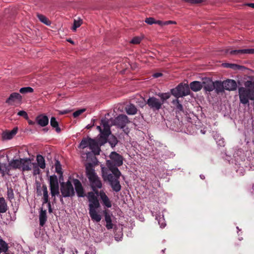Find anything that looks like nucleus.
I'll use <instances>...</instances> for the list:
<instances>
[{
	"instance_id": "nucleus-9",
	"label": "nucleus",
	"mask_w": 254,
	"mask_h": 254,
	"mask_svg": "<svg viewBox=\"0 0 254 254\" xmlns=\"http://www.w3.org/2000/svg\"><path fill=\"white\" fill-rule=\"evenodd\" d=\"M49 181L51 194L52 197H54V199L55 200L56 196L59 195L60 193L59 183L57 176L55 175L50 176Z\"/></svg>"
},
{
	"instance_id": "nucleus-7",
	"label": "nucleus",
	"mask_w": 254,
	"mask_h": 254,
	"mask_svg": "<svg viewBox=\"0 0 254 254\" xmlns=\"http://www.w3.org/2000/svg\"><path fill=\"white\" fill-rule=\"evenodd\" d=\"M171 92L176 98H179L189 95L190 89L187 84L181 83L176 88L172 89Z\"/></svg>"
},
{
	"instance_id": "nucleus-52",
	"label": "nucleus",
	"mask_w": 254,
	"mask_h": 254,
	"mask_svg": "<svg viewBox=\"0 0 254 254\" xmlns=\"http://www.w3.org/2000/svg\"><path fill=\"white\" fill-rule=\"evenodd\" d=\"M247 5L254 8V3H249L246 4Z\"/></svg>"
},
{
	"instance_id": "nucleus-55",
	"label": "nucleus",
	"mask_w": 254,
	"mask_h": 254,
	"mask_svg": "<svg viewBox=\"0 0 254 254\" xmlns=\"http://www.w3.org/2000/svg\"><path fill=\"white\" fill-rule=\"evenodd\" d=\"M67 41L71 44H73V42L71 39L68 40Z\"/></svg>"
},
{
	"instance_id": "nucleus-48",
	"label": "nucleus",
	"mask_w": 254,
	"mask_h": 254,
	"mask_svg": "<svg viewBox=\"0 0 254 254\" xmlns=\"http://www.w3.org/2000/svg\"><path fill=\"white\" fill-rule=\"evenodd\" d=\"M101 125L103 126V127H110L108 121H107L105 119L101 120Z\"/></svg>"
},
{
	"instance_id": "nucleus-54",
	"label": "nucleus",
	"mask_w": 254,
	"mask_h": 254,
	"mask_svg": "<svg viewBox=\"0 0 254 254\" xmlns=\"http://www.w3.org/2000/svg\"><path fill=\"white\" fill-rule=\"evenodd\" d=\"M28 123L29 125H34V122L31 120L28 121Z\"/></svg>"
},
{
	"instance_id": "nucleus-30",
	"label": "nucleus",
	"mask_w": 254,
	"mask_h": 254,
	"mask_svg": "<svg viewBox=\"0 0 254 254\" xmlns=\"http://www.w3.org/2000/svg\"><path fill=\"white\" fill-rule=\"evenodd\" d=\"M36 160H37L38 166L41 169L45 168V167H46L45 161V159H44V157H43V156H42L41 155H38L37 156Z\"/></svg>"
},
{
	"instance_id": "nucleus-51",
	"label": "nucleus",
	"mask_w": 254,
	"mask_h": 254,
	"mask_svg": "<svg viewBox=\"0 0 254 254\" xmlns=\"http://www.w3.org/2000/svg\"><path fill=\"white\" fill-rule=\"evenodd\" d=\"M176 22L175 21H174L169 20V21H166L164 23V24H176Z\"/></svg>"
},
{
	"instance_id": "nucleus-45",
	"label": "nucleus",
	"mask_w": 254,
	"mask_h": 254,
	"mask_svg": "<svg viewBox=\"0 0 254 254\" xmlns=\"http://www.w3.org/2000/svg\"><path fill=\"white\" fill-rule=\"evenodd\" d=\"M141 41V38L139 37H135L131 41V43L133 44H139Z\"/></svg>"
},
{
	"instance_id": "nucleus-31",
	"label": "nucleus",
	"mask_w": 254,
	"mask_h": 254,
	"mask_svg": "<svg viewBox=\"0 0 254 254\" xmlns=\"http://www.w3.org/2000/svg\"><path fill=\"white\" fill-rule=\"evenodd\" d=\"M56 171V172L60 175V181L61 180H63V172L62 171V167L60 161H57L55 163Z\"/></svg>"
},
{
	"instance_id": "nucleus-24",
	"label": "nucleus",
	"mask_w": 254,
	"mask_h": 254,
	"mask_svg": "<svg viewBox=\"0 0 254 254\" xmlns=\"http://www.w3.org/2000/svg\"><path fill=\"white\" fill-rule=\"evenodd\" d=\"M189 87L190 89V88L193 91L197 92L201 89L202 88V84L201 82L194 81L190 83Z\"/></svg>"
},
{
	"instance_id": "nucleus-40",
	"label": "nucleus",
	"mask_w": 254,
	"mask_h": 254,
	"mask_svg": "<svg viewBox=\"0 0 254 254\" xmlns=\"http://www.w3.org/2000/svg\"><path fill=\"white\" fill-rule=\"evenodd\" d=\"M159 96L160 97L162 100L161 102H163V104L165 100L170 98V95L169 93H164L159 94Z\"/></svg>"
},
{
	"instance_id": "nucleus-44",
	"label": "nucleus",
	"mask_w": 254,
	"mask_h": 254,
	"mask_svg": "<svg viewBox=\"0 0 254 254\" xmlns=\"http://www.w3.org/2000/svg\"><path fill=\"white\" fill-rule=\"evenodd\" d=\"M145 22L148 24L151 25L155 23V20L153 17L146 18L145 20Z\"/></svg>"
},
{
	"instance_id": "nucleus-53",
	"label": "nucleus",
	"mask_w": 254,
	"mask_h": 254,
	"mask_svg": "<svg viewBox=\"0 0 254 254\" xmlns=\"http://www.w3.org/2000/svg\"><path fill=\"white\" fill-rule=\"evenodd\" d=\"M155 24H158L159 25H162V22L161 21H160V20H157V21L155 20Z\"/></svg>"
},
{
	"instance_id": "nucleus-22",
	"label": "nucleus",
	"mask_w": 254,
	"mask_h": 254,
	"mask_svg": "<svg viewBox=\"0 0 254 254\" xmlns=\"http://www.w3.org/2000/svg\"><path fill=\"white\" fill-rule=\"evenodd\" d=\"M17 127L13 128L11 130L6 131L2 133V137L4 139H11L17 132Z\"/></svg>"
},
{
	"instance_id": "nucleus-17",
	"label": "nucleus",
	"mask_w": 254,
	"mask_h": 254,
	"mask_svg": "<svg viewBox=\"0 0 254 254\" xmlns=\"http://www.w3.org/2000/svg\"><path fill=\"white\" fill-rule=\"evenodd\" d=\"M224 89L228 91H234L237 89V84L233 79H227L224 81Z\"/></svg>"
},
{
	"instance_id": "nucleus-25",
	"label": "nucleus",
	"mask_w": 254,
	"mask_h": 254,
	"mask_svg": "<svg viewBox=\"0 0 254 254\" xmlns=\"http://www.w3.org/2000/svg\"><path fill=\"white\" fill-rule=\"evenodd\" d=\"M47 220V211L46 210L41 209L39 215V224L40 225L43 227L46 223Z\"/></svg>"
},
{
	"instance_id": "nucleus-42",
	"label": "nucleus",
	"mask_w": 254,
	"mask_h": 254,
	"mask_svg": "<svg viewBox=\"0 0 254 254\" xmlns=\"http://www.w3.org/2000/svg\"><path fill=\"white\" fill-rule=\"evenodd\" d=\"M85 109H81L76 111L73 113V116L74 118H77L79 115H80L82 113L85 111Z\"/></svg>"
},
{
	"instance_id": "nucleus-49",
	"label": "nucleus",
	"mask_w": 254,
	"mask_h": 254,
	"mask_svg": "<svg viewBox=\"0 0 254 254\" xmlns=\"http://www.w3.org/2000/svg\"><path fill=\"white\" fill-rule=\"evenodd\" d=\"M92 189L93 190V191L94 192V194H96L97 195H99L100 196V192H99L97 188H92Z\"/></svg>"
},
{
	"instance_id": "nucleus-60",
	"label": "nucleus",
	"mask_w": 254,
	"mask_h": 254,
	"mask_svg": "<svg viewBox=\"0 0 254 254\" xmlns=\"http://www.w3.org/2000/svg\"><path fill=\"white\" fill-rule=\"evenodd\" d=\"M239 240L240 241H241V240H243V238H242V237H241V238H239Z\"/></svg>"
},
{
	"instance_id": "nucleus-18",
	"label": "nucleus",
	"mask_w": 254,
	"mask_h": 254,
	"mask_svg": "<svg viewBox=\"0 0 254 254\" xmlns=\"http://www.w3.org/2000/svg\"><path fill=\"white\" fill-rule=\"evenodd\" d=\"M103 214L105 217V220L106 222V227L108 230H110L113 228V224L111 219L112 215L109 213V210H105L103 211Z\"/></svg>"
},
{
	"instance_id": "nucleus-27",
	"label": "nucleus",
	"mask_w": 254,
	"mask_h": 254,
	"mask_svg": "<svg viewBox=\"0 0 254 254\" xmlns=\"http://www.w3.org/2000/svg\"><path fill=\"white\" fill-rule=\"evenodd\" d=\"M214 85L215 86L214 89H215V91L217 93L223 92L224 89H225L224 81L223 82L220 81H216L214 82Z\"/></svg>"
},
{
	"instance_id": "nucleus-1",
	"label": "nucleus",
	"mask_w": 254,
	"mask_h": 254,
	"mask_svg": "<svg viewBox=\"0 0 254 254\" xmlns=\"http://www.w3.org/2000/svg\"><path fill=\"white\" fill-rule=\"evenodd\" d=\"M87 198L89 202V214L93 221L99 222L101 220V216L98 214L96 209L100 207V204L97 197L93 192L90 191L87 193Z\"/></svg>"
},
{
	"instance_id": "nucleus-41",
	"label": "nucleus",
	"mask_w": 254,
	"mask_h": 254,
	"mask_svg": "<svg viewBox=\"0 0 254 254\" xmlns=\"http://www.w3.org/2000/svg\"><path fill=\"white\" fill-rule=\"evenodd\" d=\"M82 22L81 19L74 20L72 30L75 31L77 28L80 26Z\"/></svg>"
},
{
	"instance_id": "nucleus-37",
	"label": "nucleus",
	"mask_w": 254,
	"mask_h": 254,
	"mask_svg": "<svg viewBox=\"0 0 254 254\" xmlns=\"http://www.w3.org/2000/svg\"><path fill=\"white\" fill-rule=\"evenodd\" d=\"M224 65L225 67L230 68L233 69H240L241 68L240 65L234 64L225 63Z\"/></svg>"
},
{
	"instance_id": "nucleus-56",
	"label": "nucleus",
	"mask_w": 254,
	"mask_h": 254,
	"mask_svg": "<svg viewBox=\"0 0 254 254\" xmlns=\"http://www.w3.org/2000/svg\"><path fill=\"white\" fill-rule=\"evenodd\" d=\"M91 127H92V126H90V125H88V126H86V128H87V129H89Z\"/></svg>"
},
{
	"instance_id": "nucleus-33",
	"label": "nucleus",
	"mask_w": 254,
	"mask_h": 254,
	"mask_svg": "<svg viewBox=\"0 0 254 254\" xmlns=\"http://www.w3.org/2000/svg\"><path fill=\"white\" fill-rule=\"evenodd\" d=\"M37 16L41 22H42V23H44L47 25H50V21L46 16L41 14H37Z\"/></svg>"
},
{
	"instance_id": "nucleus-12",
	"label": "nucleus",
	"mask_w": 254,
	"mask_h": 254,
	"mask_svg": "<svg viewBox=\"0 0 254 254\" xmlns=\"http://www.w3.org/2000/svg\"><path fill=\"white\" fill-rule=\"evenodd\" d=\"M128 117L125 115H120L114 120V125L118 126L121 128L125 127L128 123Z\"/></svg>"
},
{
	"instance_id": "nucleus-8",
	"label": "nucleus",
	"mask_w": 254,
	"mask_h": 254,
	"mask_svg": "<svg viewBox=\"0 0 254 254\" xmlns=\"http://www.w3.org/2000/svg\"><path fill=\"white\" fill-rule=\"evenodd\" d=\"M60 191L64 197H72L75 195V191L71 182L68 180L66 182L60 184Z\"/></svg>"
},
{
	"instance_id": "nucleus-23",
	"label": "nucleus",
	"mask_w": 254,
	"mask_h": 254,
	"mask_svg": "<svg viewBox=\"0 0 254 254\" xmlns=\"http://www.w3.org/2000/svg\"><path fill=\"white\" fill-rule=\"evenodd\" d=\"M22 100V96L20 94L16 92L11 93L9 97L6 99L5 102L9 104L11 102H14L16 100L21 101Z\"/></svg>"
},
{
	"instance_id": "nucleus-16",
	"label": "nucleus",
	"mask_w": 254,
	"mask_h": 254,
	"mask_svg": "<svg viewBox=\"0 0 254 254\" xmlns=\"http://www.w3.org/2000/svg\"><path fill=\"white\" fill-rule=\"evenodd\" d=\"M42 190L43 191V204H44L45 203H48L49 212V213H52L53 210H52V208L51 207V202L49 201L48 191L47 186L46 185H43Z\"/></svg>"
},
{
	"instance_id": "nucleus-61",
	"label": "nucleus",
	"mask_w": 254,
	"mask_h": 254,
	"mask_svg": "<svg viewBox=\"0 0 254 254\" xmlns=\"http://www.w3.org/2000/svg\"><path fill=\"white\" fill-rule=\"evenodd\" d=\"M44 130H47V129H46V128H44Z\"/></svg>"
},
{
	"instance_id": "nucleus-29",
	"label": "nucleus",
	"mask_w": 254,
	"mask_h": 254,
	"mask_svg": "<svg viewBox=\"0 0 254 254\" xmlns=\"http://www.w3.org/2000/svg\"><path fill=\"white\" fill-rule=\"evenodd\" d=\"M50 125L52 127L55 129L57 132L60 133L61 131V128L59 126V123L57 121L56 118L52 117L50 120Z\"/></svg>"
},
{
	"instance_id": "nucleus-26",
	"label": "nucleus",
	"mask_w": 254,
	"mask_h": 254,
	"mask_svg": "<svg viewBox=\"0 0 254 254\" xmlns=\"http://www.w3.org/2000/svg\"><path fill=\"white\" fill-rule=\"evenodd\" d=\"M8 209L7 202L3 197H0V213H5Z\"/></svg>"
},
{
	"instance_id": "nucleus-32",
	"label": "nucleus",
	"mask_w": 254,
	"mask_h": 254,
	"mask_svg": "<svg viewBox=\"0 0 254 254\" xmlns=\"http://www.w3.org/2000/svg\"><path fill=\"white\" fill-rule=\"evenodd\" d=\"M99 129L101 133L105 137H108L109 135L111 133L110 130V127H103V129L102 130L101 127L99 126L97 127Z\"/></svg>"
},
{
	"instance_id": "nucleus-21",
	"label": "nucleus",
	"mask_w": 254,
	"mask_h": 254,
	"mask_svg": "<svg viewBox=\"0 0 254 254\" xmlns=\"http://www.w3.org/2000/svg\"><path fill=\"white\" fill-rule=\"evenodd\" d=\"M20 169H22L23 171L30 170L31 169V163L30 159L27 158L21 159Z\"/></svg>"
},
{
	"instance_id": "nucleus-3",
	"label": "nucleus",
	"mask_w": 254,
	"mask_h": 254,
	"mask_svg": "<svg viewBox=\"0 0 254 254\" xmlns=\"http://www.w3.org/2000/svg\"><path fill=\"white\" fill-rule=\"evenodd\" d=\"M112 174H108L103 172L102 177L105 181H108L113 190L116 192H119L121 190V186L119 180L121 173L119 169H113Z\"/></svg>"
},
{
	"instance_id": "nucleus-5",
	"label": "nucleus",
	"mask_w": 254,
	"mask_h": 254,
	"mask_svg": "<svg viewBox=\"0 0 254 254\" xmlns=\"http://www.w3.org/2000/svg\"><path fill=\"white\" fill-rule=\"evenodd\" d=\"M109 157L111 160L106 161V165L111 172H113L114 169H118V167L123 165V157L116 152H112Z\"/></svg>"
},
{
	"instance_id": "nucleus-43",
	"label": "nucleus",
	"mask_w": 254,
	"mask_h": 254,
	"mask_svg": "<svg viewBox=\"0 0 254 254\" xmlns=\"http://www.w3.org/2000/svg\"><path fill=\"white\" fill-rule=\"evenodd\" d=\"M17 115L23 117L25 119H28V116L27 113L24 111H20L17 113Z\"/></svg>"
},
{
	"instance_id": "nucleus-13",
	"label": "nucleus",
	"mask_w": 254,
	"mask_h": 254,
	"mask_svg": "<svg viewBox=\"0 0 254 254\" xmlns=\"http://www.w3.org/2000/svg\"><path fill=\"white\" fill-rule=\"evenodd\" d=\"M73 183L77 195L79 197H84L85 196V191L80 181L77 179H73Z\"/></svg>"
},
{
	"instance_id": "nucleus-4",
	"label": "nucleus",
	"mask_w": 254,
	"mask_h": 254,
	"mask_svg": "<svg viewBox=\"0 0 254 254\" xmlns=\"http://www.w3.org/2000/svg\"><path fill=\"white\" fill-rule=\"evenodd\" d=\"M85 169L86 176L89 179L91 188H102V183L95 173L91 163L86 165Z\"/></svg>"
},
{
	"instance_id": "nucleus-35",
	"label": "nucleus",
	"mask_w": 254,
	"mask_h": 254,
	"mask_svg": "<svg viewBox=\"0 0 254 254\" xmlns=\"http://www.w3.org/2000/svg\"><path fill=\"white\" fill-rule=\"evenodd\" d=\"M7 198L10 202L14 198L13 190L11 187H8L7 190Z\"/></svg>"
},
{
	"instance_id": "nucleus-20",
	"label": "nucleus",
	"mask_w": 254,
	"mask_h": 254,
	"mask_svg": "<svg viewBox=\"0 0 254 254\" xmlns=\"http://www.w3.org/2000/svg\"><path fill=\"white\" fill-rule=\"evenodd\" d=\"M36 121L41 127H45L49 123V119L47 116L40 115L37 117Z\"/></svg>"
},
{
	"instance_id": "nucleus-10",
	"label": "nucleus",
	"mask_w": 254,
	"mask_h": 254,
	"mask_svg": "<svg viewBox=\"0 0 254 254\" xmlns=\"http://www.w3.org/2000/svg\"><path fill=\"white\" fill-rule=\"evenodd\" d=\"M147 105L153 110H159L161 108L163 102H161L159 99L154 97H149L146 102Z\"/></svg>"
},
{
	"instance_id": "nucleus-39",
	"label": "nucleus",
	"mask_w": 254,
	"mask_h": 254,
	"mask_svg": "<svg viewBox=\"0 0 254 254\" xmlns=\"http://www.w3.org/2000/svg\"><path fill=\"white\" fill-rule=\"evenodd\" d=\"M178 99V98H177V99L174 100L172 101V103L174 105L176 106V108L178 110H179L180 111H183V107L182 105L179 103V100Z\"/></svg>"
},
{
	"instance_id": "nucleus-50",
	"label": "nucleus",
	"mask_w": 254,
	"mask_h": 254,
	"mask_svg": "<svg viewBox=\"0 0 254 254\" xmlns=\"http://www.w3.org/2000/svg\"><path fill=\"white\" fill-rule=\"evenodd\" d=\"M162 73L161 72H156L153 74V77L155 78H158L162 76Z\"/></svg>"
},
{
	"instance_id": "nucleus-34",
	"label": "nucleus",
	"mask_w": 254,
	"mask_h": 254,
	"mask_svg": "<svg viewBox=\"0 0 254 254\" xmlns=\"http://www.w3.org/2000/svg\"><path fill=\"white\" fill-rule=\"evenodd\" d=\"M108 142L110 144L111 147L114 148L117 144L118 140L116 136L112 135L108 139Z\"/></svg>"
},
{
	"instance_id": "nucleus-59",
	"label": "nucleus",
	"mask_w": 254,
	"mask_h": 254,
	"mask_svg": "<svg viewBox=\"0 0 254 254\" xmlns=\"http://www.w3.org/2000/svg\"><path fill=\"white\" fill-rule=\"evenodd\" d=\"M200 178H201V179H203L204 178V177L203 176H202L200 175Z\"/></svg>"
},
{
	"instance_id": "nucleus-19",
	"label": "nucleus",
	"mask_w": 254,
	"mask_h": 254,
	"mask_svg": "<svg viewBox=\"0 0 254 254\" xmlns=\"http://www.w3.org/2000/svg\"><path fill=\"white\" fill-rule=\"evenodd\" d=\"M100 197L102 200L103 204L107 208L112 207V203L108 196L103 191L100 192Z\"/></svg>"
},
{
	"instance_id": "nucleus-6",
	"label": "nucleus",
	"mask_w": 254,
	"mask_h": 254,
	"mask_svg": "<svg viewBox=\"0 0 254 254\" xmlns=\"http://www.w3.org/2000/svg\"><path fill=\"white\" fill-rule=\"evenodd\" d=\"M89 147L95 155H98L100 153V148L97 142L90 137H84L82 138L79 145V148L84 149Z\"/></svg>"
},
{
	"instance_id": "nucleus-2",
	"label": "nucleus",
	"mask_w": 254,
	"mask_h": 254,
	"mask_svg": "<svg viewBox=\"0 0 254 254\" xmlns=\"http://www.w3.org/2000/svg\"><path fill=\"white\" fill-rule=\"evenodd\" d=\"M245 87L239 88V96L240 102L244 105H249V100L254 101V92L251 81L248 80L244 83Z\"/></svg>"
},
{
	"instance_id": "nucleus-62",
	"label": "nucleus",
	"mask_w": 254,
	"mask_h": 254,
	"mask_svg": "<svg viewBox=\"0 0 254 254\" xmlns=\"http://www.w3.org/2000/svg\"><path fill=\"white\" fill-rule=\"evenodd\" d=\"M5 254H8V253H5Z\"/></svg>"
},
{
	"instance_id": "nucleus-46",
	"label": "nucleus",
	"mask_w": 254,
	"mask_h": 254,
	"mask_svg": "<svg viewBox=\"0 0 254 254\" xmlns=\"http://www.w3.org/2000/svg\"><path fill=\"white\" fill-rule=\"evenodd\" d=\"M184 1L193 4L199 3L205 1V0H184Z\"/></svg>"
},
{
	"instance_id": "nucleus-38",
	"label": "nucleus",
	"mask_w": 254,
	"mask_h": 254,
	"mask_svg": "<svg viewBox=\"0 0 254 254\" xmlns=\"http://www.w3.org/2000/svg\"><path fill=\"white\" fill-rule=\"evenodd\" d=\"M34 91L33 89L30 87H22L20 88L19 92L21 94H25L27 93H32Z\"/></svg>"
},
{
	"instance_id": "nucleus-15",
	"label": "nucleus",
	"mask_w": 254,
	"mask_h": 254,
	"mask_svg": "<svg viewBox=\"0 0 254 254\" xmlns=\"http://www.w3.org/2000/svg\"><path fill=\"white\" fill-rule=\"evenodd\" d=\"M202 87L206 91H212L214 88V82L209 78H205L202 82Z\"/></svg>"
},
{
	"instance_id": "nucleus-63",
	"label": "nucleus",
	"mask_w": 254,
	"mask_h": 254,
	"mask_svg": "<svg viewBox=\"0 0 254 254\" xmlns=\"http://www.w3.org/2000/svg\"><path fill=\"white\" fill-rule=\"evenodd\" d=\"M1 252H0V253H1Z\"/></svg>"
},
{
	"instance_id": "nucleus-47",
	"label": "nucleus",
	"mask_w": 254,
	"mask_h": 254,
	"mask_svg": "<svg viewBox=\"0 0 254 254\" xmlns=\"http://www.w3.org/2000/svg\"><path fill=\"white\" fill-rule=\"evenodd\" d=\"M96 250L94 248H90L88 250H87L85 254H96Z\"/></svg>"
},
{
	"instance_id": "nucleus-28",
	"label": "nucleus",
	"mask_w": 254,
	"mask_h": 254,
	"mask_svg": "<svg viewBox=\"0 0 254 254\" xmlns=\"http://www.w3.org/2000/svg\"><path fill=\"white\" fill-rule=\"evenodd\" d=\"M125 109L128 115H135L137 111L136 107L132 104H129L127 105Z\"/></svg>"
},
{
	"instance_id": "nucleus-11",
	"label": "nucleus",
	"mask_w": 254,
	"mask_h": 254,
	"mask_svg": "<svg viewBox=\"0 0 254 254\" xmlns=\"http://www.w3.org/2000/svg\"><path fill=\"white\" fill-rule=\"evenodd\" d=\"M21 165V158L19 159H12L9 162L8 165H5V169H3V172H5L8 174L10 169H20V165Z\"/></svg>"
},
{
	"instance_id": "nucleus-36",
	"label": "nucleus",
	"mask_w": 254,
	"mask_h": 254,
	"mask_svg": "<svg viewBox=\"0 0 254 254\" xmlns=\"http://www.w3.org/2000/svg\"><path fill=\"white\" fill-rule=\"evenodd\" d=\"M0 246L1 251L6 253L8 250V244L2 239L0 238Z\"/></svg>"
},
{
	"instance_id": "nucleus-57",
	"label": "nucleus",
	"mask_w": 254,
	"mask_h": 254,
	"mask_svg": "<svg viewBox=\"0 0 254 254\" xmlns=\"http://www.w3.org/2000/svg\"><path fill=\"white\" fill-rule=\"evenodd\" d=\"M253 191H252V193L253 194H254V184L253 186Z\"/></svg>"
},
{
	"instance_id": "nucleus-14",
	"label": "nucleus",
	"mask_w": 254,
	"mask_h": 254,
	"mask_svg": "<svg viewBox=\"0 0 254 254\" xmlns=\"http://www.w3.org/2000/svg\"><path fill=\"white\" fill-rule=\"evenodd\" d=\"M226 53H229L231 55H241L243 54H254V49L227 50Z\"/></svg>"
},
{
	"instance_id": "nucleus-58",
	"label": "nucleus",
	"mask_w": 254,
	"mask_h": 254,
	"mask_svg": "<svg viewBox=\"0 0 254 254\" xmlns=\"http://www.w3.org/2000/svg\"><path fill=\"white\" fill-rule=\"evenodd\" d=\"M200 178H201V179H203L204 178V177L203 176H202L200 175Z\"/></svg>"
}]
</instances>
